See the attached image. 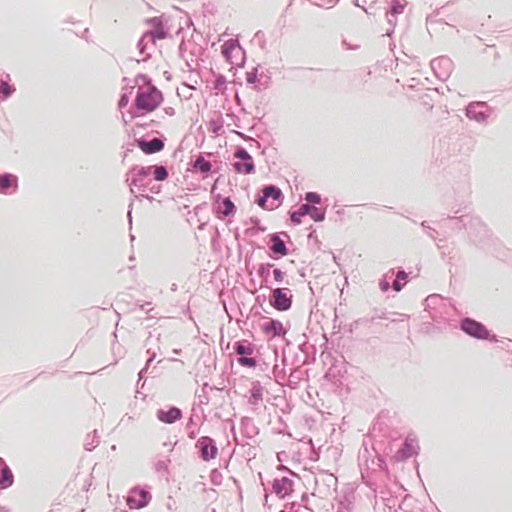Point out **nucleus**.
<instances>
[{
	"label": "nucleus",
	"instance_id": "obj_1",
	"mask_svg": "<svg viewBox=\"0 0 512 512\" xmlns=\"http://www.w3.org/2000/svg\"><path fill=\"white\" fill-rule=\"evenodd\" d=\"M447 220L454 221L459 229L468 232L470 241L479 249L495 254L499 240L493 237L487 225L477 216L464 214L460 217L448 216Z\"/></svg>",
	"mask_w": 512,
	"mask_h": 512
},
{
	"label": "nucleus",
	"instance_id": "obj_2",
	"mask_svg": "<svg viewBox=\"0 0 512 512\" xmlns=\"http://www.w3.org/2000/svg\"><path fill=\"white\" fill-rule=\"evenodd\" d=\"M162 92L153 84H149L144 90L138 88L134 107L137 111L143 114L155 111L163 102Z\"/></svg>",
	"mask_w": 512,
	"mask_h": 512
},
{
	"label": "nucleus",
	"instance_id": "obj_3",
	"mask_svg": "<svg viewBox=\"0 0 512 512\" xmlns=\"http://www.w3.org/2000/svg\"><path fill=\"white\" fill-rule=\"evenodd\" d=\"M459 329L467 336L489 342H497V335L493 334L482 322L471 317H463L459 321Z\"/></svg>",
	"mask_w": 512,
	"mask_h": 512
},
{
	"label": "nucleus",
	"instance_id": "obj_4",
	"mask_svg": "<svg viewBox=\"0 0 512 512\" xmlns=\"http://www.w3.org/2000/svg\"><path fill=\"white\" fill-rule=\"evenodd\" d=\"M166 39V33L162 29L148 30L142 34L137 42V50L142 58L136 59L138 63L147 62L151 59V51L156 47V41Z\"/></svg>",
	"mask_w": 512,
	"mask_h": 512
},
{
	"label": "nucleus",
	"instance_id": "obj_5",
	"mask_svg": "<svg viewBox=\"0 0 512 512\" xmlns=\"http://www.w3.org/2000/svg\"><path fill=\"white\" fill-rule=\"evenodd\" d=\"M233 350L238 356L237 362L240 366L246 368H255L257 360L252 356L256 350V345L247 339L234 342Z\"/></svg>",
	"mask_w": 512,
	"mask_h": 512
},
{
	"label": "nucleus",
	"instance_id": "obj_6",
	"mask_svg": "<svg viewBox=\"0 0 512 512\" xmlns=\"http://www.w3.org/2000/svg\"><path fill=\"white\" fill-rule=\"evenodd\" d=\"M494 113V108L484 101H473L465 107V116L478 124H488V119Z\"/></svg>",
	"mask_w": 512,
	"mask_h": 512
},
{
	"label": "nucleus",
	"instance_id": "obj_7",
	"mask_svg": "<svg viewBox=\"0 0 512 512\" xmlns=\"http://www.w3.org/2000/svg\"><path fill=\"white\" fill-rule=\"evenodd\" d=\"M293 294L289 288L271 289L269 296V304L275 310L280 312L288 311L292 307Z\"/></svg>",
	"mask_w": 512,
	"mask_h": 512
},
{
	"label": "nucleus",
	"instance_id": "obj_8",
	"mask_svg": "<svg viewBox=\"0 0 512 512\" xmlns=\"http://www.w3.org/2000/svg\"><path fill=\"white\" fill-rule=\"evenodd\" d=\"M234 158L238 159L233 163L234 171L238 174H252L255 172V163L252 156L242 146H237L234 151Z\"/></svg>",
	"mask_w": 512,
	"mask_h": 512
},
{
	"label": "nucleus",
	"instance_id": "obj_9",
	"mask_svg": "<svg viewBox=\"0 0 512 512\" xmlns=\"http://www.w3.org/2000/svg\"><path fill=\"white\" fill-rule=\"evenodd\" d=\"M151 499L149 487L135 486L128 492L126 503L131 509H142L148 506Z\"/></svg>",
	"mask_w": 512,
	"mask_h": 512
},
{
	"label": "nucleus",
	"instance_id": "obj_10",
	"mask_svg": "<svg viewBox=\"0 0 512 512\" xmlns=\"http://www.w3.org/2000/svg\"><path fill=\"white\" fill-rule=\"evenodd\" d=\"M222 55L227 62L242 66L245 60V51L236 40H227L222 45Z\"/></svg>",
	"mask_w": 512,
	"mask_h": 512
},
{
	"label": "nucleus",
	"instance_id": "obj_11",
	"mask_svg": "<svg viewBox=\"0 0 512 512\" xmlns=\"http://www.w3.org/2000/svg\"><path fill=\"white\" fill-rule=\"evenodd\" d=\"M213 199L212 210L219 220L235 215L237 208L230 197H222L221 194H216Z\"/></svg>",
	"mask_w": 512,
	"mask_h": 512
},
{
	"label": "nucleus",
	"instance_id": "obj_12",
	"mask_svg": "<svg viewBox=\"0 0 512 512\" xmlns=\"http://www.w3.org/2000/svg\"><path fill=\"white\" fill-rule=\"evenodd\" d=\"M199 457L203 461H210L217 457L218 447L216 441L210 436H201L195 443Z\"/></svg>",
	"mask_w": 512,
	"mask_h": 512
},
{
	"label": "nucleus",
	"instance_id": "obj_13",
	"mask_svg": "<svg viewBox=\"0 0 512 512\" xmlns=\"http://www.w3.org/2000/svg\"><path fill=\"white\" fill-rule=\"evenodd\" d=\"M431 69L435 76L441 80L446 81L453 71V61L447 56H440L430 62Z\"/></svg>",
	"mask_w": 512,
	"mask_h": 512
},
{
	"label": "nucleus",
	"instance_id": "obj_14",
	"mask_svg": "<svg viewBox=\"0 0 512 512\" xmlns=\"http://www.w3.org/2000/svg\"><path fill=\"white\" fill-rule=\"evenodd\" d=\"M141 167L142 166H138V165L132 166L126 175L127 176L126 182L128 183L130 192L132 194L135 193L134 188H137L139 191L146 192V188L148 187V185L151 184L152 180L149 177L138 179L139 178L138 174L140 172Z\"/></svg>",
	"mask_w": 512,
	"mask_h": 512
},
{
	"label": "nucleus",
	"instance_id": "obj_15",
	"mask_svg": "<svg viewBox=\"0 0 512 512\" xmlns=\"http://www.w3.org/2000/svg\"><path fill=\"white\" fill-rule=\"evenodd\" d=\"M337 483V477L332 473H320L315 478L316 489L324 496L331 495L336 490Z\"/></svg>",
	"mask_w": 512,
	"mask_h": 512
},
{
	"label": "nucleus",
	"instance_id": "obj_16",
	"mask_svg": "<svg viewBox=\"0 0 512 512\" xmlns=\"http://www.w3.org/2000/svg\"><path fill=\"white\" fill-rule=\"evenodd\" d=\"M281 235L287 239H290V236L287 232L271 233L268 235L270 242L269 249L273 254V258L275 259L284 257L289 253L285 241L281 239Z\"/></svg>",
	"mask_w": 512,
	"mask_h": 512
},
{
	"label": "nucleus",
	"instance_id": "obj_17",
	"mask_svg": "<svg viewBox=\"0 0 512 512\" xmlns=\"http://www.w3.org/2000/svg\"><path fill=\"white\" fill-rule=\"evenodd\" d=\"M137 146L146 155H151L162 151L165 147V138L154 137L150 140L140 137L135 140Z\"/></svg>",
	"mask_w": 512,
	"mask_h": 512
},
{
	"label": "nucleus",
	"instance_id": "obj_18",
	"mask_svg": "<svg viewBox=\"0 0 512 512\" xmlns=\"http://www.w3.org/2000/svg\"><path fill=\"white\" fill-rule=\"evenodd\" d=\"M272 491L281 499L290 496L294 491V481L287 477L282 476L275 478L272 482Z\"/></svg>",
	"mask_w": 512,
	"mask_h": 512
},
{
	"label": "nucleus",
	"instance_id": "obj_19",
	"mask_svg": "<svg viewBox=\"0 0 512 512\" xmlns=\"http://www.w3.org/2000/svg\"><path fill=\"white\" fill-rule=\"evenodd\" d=\"M419 446L414 438L407 437L402 443L399 450L395 453L396 461H405L418 453Z\"/></svg>",
	"mask_w": 512,
	"mask_h": 512
},
{
	"label": "nucleus",
	"instance_id": "obj_20",
	"mask_svg": "<svg viewBox=\"0 0 512 512\" xmlns=\"http://www.w3.org/2000/svg\"><path fill=\"white\" fill-rule=\"evenodd\" d=\"M150 175H153L155 181L162 182L168 178L169 173L167 167L164 165L142 166L138 174V179L149 177Z\"/></svg>",
	"mask_w": 512,
	"mask_h": 512
},
{
	"label": "nucleus",
	"instance_id": "obj_21",
	"mask_svg": "<svg viewBox=\"0 0 512 512\" xmlns=\"http://www.w3.org/2000/svg\"><path fill=\"white\" fill-rule=\"evenodd\" d=\"M18 190V177L15 174L4 172L0 174V194L10 195Z\"/></svg>",
	"mask_w": 512,
	"mask_h": 512
},
{
	"label": "nucleus",
	"instance_id": "obj_22",
	"mask_svg": "<svg viewBox=\"0 0 512 512\" xmlns=\"http://www.w3.org/2000/svg\"><path fill=\"white\" fill-rule=\"evenodd\" d=\"M157 419L165 424H173L183 417L182 410L176 406H170L168 409H158Z\"/></svg>",
	"mask_w": 512,
	"mask_h": 512
},
{
	"label": "nucleus",
	"instance_id": "obj_23",
	"mask_svg": "<svg viewBox=\"0 0 512 512\" xmlns=\"http://www.w3.org/2000/svg\"><path fill=\"white\" fill-rule=\"evenodd\" d=\"M262 331L271 337H284L287 329L283 326L282 322L277 319L270 318L261 325Z\"/></svg>",
	"mask_w": 512,
	"mask_h": 512
},
{
	"label": "nucleus",
	"instance_id": "obj_24",
	"mask_svg": "<svg viewBox=\"0 0 512 512\" xmlns=\"http://www.w3.org/2000/svg\"><path fill=\"white\" fill-rule=\"evenodd\" d=\"M368 450L367 448L364 449V452L360 454L359 456V459L362 460L364 457L366 458L365 459V465L367 467V469H370L372 471H383V472H388V467H387V463L384 459L383 456H381L380 454L376 453L375 456H373L369 462V459L367 457V454H368Z\"/></svg>",
	"mask_w": 512,
	"mask_h": 512
},
{
	"label": "nucleus",
	"instance_id": "obj_25",
	"mask_svg": "<svg viewBox=\"0 0 512 512\" xmlns=\"http://www.w3.org/2000/svg\"><path fill=\"white\" fill-rule=\"evenodd\" d=\"M305 203H302L298 208L303 216H309L312 205H322V197L318 192H306Z\"/></svg>",
	"mask_w": 512,
	"mask_h": 512
},
{
	"label": "nucleus",
	"instance_id": "obj_26",
	"mask_svg": "<svg viewBox=\"0 0 512 512\" xmlns=\"http://www.w3.org/2000/svg\"><path fill=\"white\" fill-rule=\"evenodd\" d=\"M191 170L206 177L212 172V164L209 160L205 159L203 153H199L196 159L191 162Z\"/></svg>",
	"mask_w": 512,
	"mask_h": 512
},
{
	"label": "nucleus",
	"instance_id": "obj_27",
	"mask_svg": "<svg viewBox=\"0 0 512 512\" xmlns=\"http://www.w3.org/2000/svg\"><path fill=\"white\" fill-rule=\"evenodd\" d=\"M13 483V472L4 459L0 457V490L11 487Z\"/></svg>",
	"mask_w": 512,
	"mask_h": 512
},
{
	"label": "nucleus",
	"instance_id": "obj_28",
	"mask_svg": "<svg viewBox=\"0 0 512 512\" xmlns=\"http://www.w3.org/2000/svg\"><path fill=\"white\" fill-rule=\"evenodd\" d=\"M262 191H264L269 202H273L274 205H277V208L282 204L284 195L278 186L273 184L265 185L262 187Z\"/></svg>",
	"mask_w": 512,
	"mask_h": 512
},
{
	"label": "nucleus",
	"instance_id": "obj_29",
	"mask_svg": "<svg viewBox=\"0 0 512 512\" xmlns=\"http://www.w3.org/2000/svg\"><path fill=\"white\" fill-rule=\"evenodd\" d=\"M264 388L259 381H253L249 390L248 403L252 406H258L263 400Z\"/></svg>",
	"mask_w": 512,
	"mask_h": 512
},
{
	"label": "nucleus",
	"instance_id": "obj_30",
	"mask_svg": "<svg viewBox=\"0 0 512 512\" xmlns=\"http://www.w3.org/2000/svg\"><path fill=\"white\" fill-rule=\"evenodd\" d=\"M240 428H241L242 434L246 438H249V439H252L253 437H255L259 432L258 428L254 424L253 419L251 417H247V416H244L241 418Z\"/></svg>",
	"mask_w": 512,
	"mask_h": 512
},
{
	"label": "nucleus",
	"instance_id": "obj_31",
	"mask_svg": "<svg viewBox=\"0 0 512 512\" xmlns=\"http://www.w3.org/2000/svg\"><path fill=\"white\" fill-rule=\"evenodd\" d=\"M10 76L9 74H5L0 78V99L6 100L13 95L15 92V87L9 84Z\"/></svg>",
	"mask_w": 512,
	"mask_h": 512
},
{
	"label": "nucleus",
	"instance_id": "obj_32",
	"mask_svg": "<svg viewBox=\"0 0 512 512\" xmlns=\"http://www.w3.org/2000/svg\"><path fill=\"white\" fill-rule=\"evenodd\" d=\"M146 23L153 26L152 30L162 29L166 33V38L169 36V31L166 27L167 21L164 20L163 15L148 18Z\"/></svg>",
	"mask_w": 512,
	"mask_h": 512
},
{
	"label": "nucleus",
	"instance_id": "obj_33",
	"mask_svg": "<svg viewBox=\"0 0 512 512\" xmlns=\"http://www.w3.org/2000/svg\"><path fill=\"white\" fill-rule=\"evenodd\" d=\"M407 278L408 274L403 269H399L392 283L393 290L396 292H400L404 288Z\"/></svg>",
	"mask_w": 512,
	"mask_h": 512
},
{
	"label": "nucleus",
	"instance_id": "obj_34",
	"mask_svg": "<svg viewBox=\"0 0 512 512\" xmlns=\"http://www.w3.org/2000/svg\"><path fill=\"white\" fill-rule=\"evenodd\" d=\"M250 223L252 224V227L248 228L246 230V233L250 236H255L259 232H264L266 230V227L261 224V221L257 217H251L249 219Z\"/></svg>",
	"mask_w": 512,
	"mask_h": 512
},
{
	"label": "nucleus",
	"instance_id": "obj_35",
	"mask_svg": "<svg viewBox=\"0 0 512 512\" xmlns=\"http://www.w3.org/2000/svg\"><path fill=\"white\" fill-rule=\"evenodd\" d=\"M319 205H312L309 217L314 222H322L326 217V208L318 207Z\"/></svg>",
	"mask_w": 512,
	"mask_h": 512
},
{
	"label": "nucleus",
	"instance_id": "obj_36",
	"mask_svg": "<svg viewBox=\"0 0 512 512\" xmlns=\"http://www.w3.org/2000/svg\"><path fill=\"white\" fill-rule=\"evenodd\" d=\"M255 202L262 208V209H265V210H274L277 208V205H274L273 202H269L268 198L266 197L264 191H260V193L258 194Z\"/></svg>",
	"mask_w": 512,
	"mask_h": 512
},
{
	"label": "nucleus",
	"instance_id": "obj_37",
	"mask_svg": "<svg viewBox=\"0 0 512 512\" xmlns=\"http://www.w3.org/2000/svg\"><path fill=\"white\" fill-rule=\"evenodd\" d=\"M352 508H353V502L350 499L349 494L343 495V497H341L338 500L337 512H351Z\"/></svg>",
	"mask_w": 512,
	"mask_h": 512
},
{
	"label": "nucleus",
	"instance_id": "obj_38",
	"mask_svg": "<svg viewBox=\"0 0 512 512\" xmlns=\"http://www.w3.org/2000/svg\"><path fill=\"white\" fill-rule=\"evenodd\" d=\"M404 4L401 3L400 0H391L389 3V8L386 13L390 14L393 17H397L399 14H402L404 11Z\"/></svg>",
	"mask_w": 512,
	"mask_h": 512
},
{
	"label": "nucleus",
	"instance_id": "obj_39",
	"mask_svg": "<svg viewBox=\"0 0 512 512\" xmlns=\"http://www.w3.org/2000/svg\"><path fill=\"white\" fill-rule=\"evenodd\" d=\"M271 83V76L269 72L265 73L263 70L260 72V80L258 81V85H256L254 88L257 91H262L267 89L270 86Z\"/></svg>",
	"mask_w": 512,
	"mask_h": 512
},
{
	"label": "nucleus",
	"instance_id": "obj_40",
	"mask_svg": "<svg viewBox=\"0 0 512 512\" xmlns=\"http://www.w3.org/2000/svg\"><path fill=\"white\" fill-rule=\"evenodd\" d=\"M99 444V436L97 430L93 431V435H87L84 447L87 451H92Z\"/></svg>",
	"mask_w": 512,
	"mask_h": 512
},
{
	"label": "nucleus",
	"instance_id": "obj_41",
	"mask_svg": "<svg viewBox=\"0 0 512 512\" xmlns=\"http://www.w3.org/2000/svg\"><path fill=\"white\" fill-rule=\"evenodd\" d=\"M260 65L255 66L251 71L246 73V81L248 84L258 85V81L260 80Z\"/></svg>",
	"mask_w": 512,
	"mask_h": 512
},
{
	"label": "nucleus",
	"instance_id": "obj_42",
	"mask_svg": "<svg viewBox=\"0 0 512 512\" xmlns=\"http://www.w3.org/2000/svg\"><path fill=\"white\" fill-rule=\"evenodd\" d=\"M273 267H274V264H272V263H261L257 269L258 276L262 279H267L268 276L270 275V270Z\"/></svg>",
	"mask_w": 512,
	"mask_h": 512
},
{
	"label": "nucleus",
	"instance_id": "obj_43",
	"mask_svg": "<svg viewBox=\"0 0 512 512\" xmlns=\"http://www.w3.org/2000/svg\"><path fill=\"white\" fill-rule=\"evenodd\" d=\"M394 275V269H390L379 281V287L381 291L387 292L390 289V283L388 278H391Z\"/></svg>",
	"mask_w": 512,
	"mask_h": 512
},
{
	"label": "nucleus",
	"instance_id": "obj_44",
	"mask_svg": "<svg viewBox=\"0 0 512 512\" xmlns=\"http://www.w3.org/2000/svg\"><path fill=\"white\" fill-rule=\"evenodd\" d=\"M300 380H301V371L299 369H294L291 371V373L289 375L288 386L290 388H295L297 386V384L300 382Z\"/></svg>",
	"mask_w": 512,
	"mask_h": 512
},
{
	"label": "nucleus",
	"instance_id": "obj_45",
	"mask_svg": "<svg viewBox=\"0 0 512 512\" xmlns=\"http://www.w3.org/2000/svg\"><path fill=\"white\" fill-rule=\"evenodd\" d=\"M169 459H160L154 464V469L158 473H168Z\"/></svg>",
	"mask_w": 512,
	"mask_h": 512
},
{
	"label": "nucleus",
	"instance_id": "obj_46",
	"mask_svg": "<svg viewBox=\"0 0 512 512\" xmlns=\"http://www.w3.org/2000/svg\"><path fill=\"white\" fill-rule=\"evenodd\" d=\"M226 82V77L223 74L218 73L215 76V80L213 82V89L221 91L223 88H225Z\"/></svg>",
	"mask_w": 512,
	"mask_h": 512
},
{
	"label": "nucleus",
	"instance_id": "obj_47",
	"mask_svg": "<svg viewBox=\"0 0 512 512\" xmlns=\"http://www.w3.org/2000/svg\"><path fill=\"white\" fill-rule=\"evenodd\" d=\"M288 215H289V218H290V221L293 225L297 226V225H300L301 222H302V218L304 217L299 209L297 210H290L288 212Z\"/></svg>",
	"mask_w": 512,
	"mask_h": 512
},
{
	"label": "nucleus",
	"instance_id": "obj_48",
	"mask_svg": "<svg viewBox=\"0 0 512 512\" xmlns=\"http://www.w3.org/2000/svg\"><path fill=\"white\" fill-rule=\"evenodd\" d=\"M222 474L221 472L217 469V468H214L211 470L210 472V481L213 485L215 486H219L221 485L222 483Z\"/></svg>",
	"mask_w": 512,
	"mask_h": 512
},
{
	"label": "nucleus",
	"instance_id": "obj_49",
	"mask_svg": "<svg viewBox=\"0 0 512 512\" xmlns=\"http://www.w3.org/2000/svg\"><path fill=\"white\" fill-rule=\"evenodd\" d=\"M223 123L218 120L211 119L209 122V131L212 133L219 135L220 131L222 130Z\"/></svg>",
	"mask_w": 512,
	"mask_h": 512
},
{
	"label": "nucleus",
	"instance_id": "obj_50",
	"mask_svg": "<svg viewBox=\"0 0 512 512\" xmlns=\"http://www.w3.org/2000/svg\"><path fill=\"white\" fill-rule=\"evenodd\" d=\"M440 301H442V298L440 297V295H437V294L429 295L425 299V307H426V309L431 308L432 306L436 305Z\"/></svg>",
	"mask_w": 512,
	"mask_h": 512
},
{
	"label": "nucleus",
	"instance_id": "obj_51",
	"mask_svg": "<svg viewBox=\"0 0 512 512\" xmlns=\"http://www.w3.org/2000/svg\"><path fill=\"white\" fill-rule=\"evenodd\" d=\"M129 100H130V97H129V94L127 92H123L121 95H120V99L118 101V107L119 109H123L125 108L128 103H129Z\"/></svg>",
	"mask_w": 512,
	"mask_h": 512
},
{
	"label": "nucleus",
	"instance_id": "obj_52",
	"mask_svg": "<svg viewBox=\"0 0 512 512\" xmlns=\"http://www.w3.org/2000/svg\"><path fill=\"white\" fill-rule=\"evenodd\" d=\"M386 18H387V22H388V24H389V26H390V28H389V29H387L386 34H387V35H390V34H391V32H393L394 27L396 26V23H397V17H393V16H391L390 14H387V13H386Z\"/></svg>",
	"mask_w": 512,
	"mask_h": 512
},
{
	"label": "nucleus",
	"instance_id": "obj_53",
	"mask_svg": "<svg viewBox=\"0 0 512 512\" xmlns=\"http://www.w3.org/2000/svg\"><path fill=\"white\" fill-rule=\"evenodd\" d=\"M284 276H285V273L281 269H279V268L273 269V277L276 282L281 283L284 280Z\"/></svg>",
	"mask_w": 512,
	"mask_h": 512
},
{
	"label": "nucleus",
	"instance_id": "obj_54",
	"mask_svg": "<svg viewBox=\"0 0 512 512\" xmlns=\"http://www.w3.org/2000/svg\"><path fill=\"white\" fill-rule=\"evenodd\" d=\"M146 191H149L152 194H159L161 191V186L151 182V184L146 188Z\"/></svg>",
	"mask_w": 512,
	"mask_h": 512
},
{
	"label": "nucleus",
	"instance_id": "obj_55",
	"mask_svg": "<svg viewBox=\"0 0 512 512\" xmlns=\"http://www.w3.org/2000/svg\"><path fill=\"white\" fill-rule=\"evenodd\" d=\"M367 2H368V0H355L354 5L362 8L367 14H371V12H369L368 9L365 8V5L367 4Z\"/></svg>",
	"mask_w": 512,
	"mask_h": 512
},
{
	"label": "nucleus",
	"instance_id": "obj_56",
	"mask_svg": "<svg viewBox=\"0 0 512 512\" xmlns=\"http://www.w3.org/2000/svg\"><path fill=\"white\" fill-rule=\"evenodd\" d=\"M276 368H277V366L274 367L275 380L278 384L283 385V380H284L285 374L282 372L276 373Z\"/></svg>",
	"mask_w": 512,
	"mask_h": 512
},
{
	"label": "nucleus",
	"instance_id": "obj_57",
	"mask_svg": "<svg viewBox=\"0 0 512 512\" xmlns=\"http://www.w3.org/2000/svg\"><path fill=\"white\" fill-rule=\"evenodd\" d=\"M136 79H141L145 84H147V86L149 84H152L151 83V78L149 76H147L146 74H143V73H139L137 75Z\"/></svg>",
	"mask_w": 512,
	"mask_h": 512
},
{
	"label": "nucleus",
	"instance_id": "obj_58",
	"mask_svg": "<svg viewBox=\"0 0 512 512\" xmlns=\"http://www.w3.org/2000/svg\"><path fill=\"white\" fill-rule=\"evenodd\" d=\"M427 235L432 238V239H436V230L434 228H431V227H428L427 231H426Z\"/></svg>",
	"mask_w": 512,
	"mask_h": 512
},
{
	"label": "nucleus",
	"instance_id": "obj_59",
	"mask_svg": "<svg viewBox=\"0 0 512 512\" xmlns=\"http://www.w3.org/2000/svg\"><path fill=\"white\" fill-rule=\"evenodd\" d=\"M132 206H133V202H131L129 204V210H128V213H127V218H128V222H129L130 226L132 225Z\"/></svg>",
	"mask_w": 512,
	"mask_h": 512
},
{
	"label": "nucleus",
	"instance_id": "obj_60",
	"mask_svg": "<svg viewBox=\"0 0 512 512\" xmlns=\"http://www.w3.org/2000/svg\"><path fill=\"white\" fill-rule=\"evenodd\" d=\"M164 112L169 116L175 115V109L173 107H165Z\"/></svg>",
	"mask_w": 512,
	"mask_h": 512
},
{
	"label": "nucleus",
	"instance_id": "obj_61",
	"mask_svg": "<svg viewBox=\"0 0 512 512\" xmlns=\"http://www.w3.org/2000/svg\"><path fill=\"white\" fill-rule=\"evenodd\" d=\"M339 2V0H328L327 4V8H332L334 7L337 3Z\"/></svg>",
	"mask_w": 512,
	"mask_h": 512
},
{
	"label": "nucleus",
	"instance_id": "obj_62",
	"mask_svg": "<svg viewBox=\"0 0 512 512\" xmlns=\"http://www.w3.org/2000/svg\"><path fill=\"white\" fill-rule=\"evenodd\" d=\"M185 43L184 42H181L180 45H179V52H180V56L183 57V51L185 50Z\"/></svg>",
	"mask_w": 512,
	"mask_h": 512
},
{
	"label": "nucleus",
	"instance_id": "obj_63",
	"mask_svg": "<svg viewBox=\"0 0 512 512\" xmlns=\"http://www.w3.org/2000/svg\"><path fill=\"white\" fill-rule=\"evenodd\" d=\"M147 353L149 354V357L150 359L154 360L155 357H156V353L155 352H151L150 349L147 350Z\"/></svg>",
	"mask_w": 512,
	"mask_h": 512
},
{
	"label": "nucleus",
	"instance_id": "obj_64",
	"mask_svg": "<svg viewBox=\"0 0 512 512\" xmlns=\"http://www.w3.org/2000/svg\"><path fill=\"white\" fill-rule=\"evenodd\" d=\"M146 371H147L146 367H144L143 369L140 370V372L138 374L139 375V380L144 376V373H146Z\"/></svg>",
	"mask_w": 512,
	"mask_h": 512
}]
</instances>
